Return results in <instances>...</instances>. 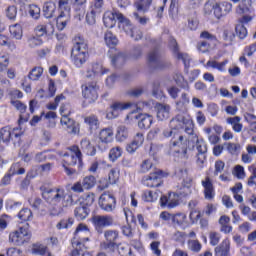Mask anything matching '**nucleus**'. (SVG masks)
Instances as JSON below:
<instances>
[{"mask_svg": "<svg viewBox=\"0 0 256 256\" xmlns=\"http://www.w3.org/2000/svg\"><path fill=\"white\" fill-rule=\"evenodd\" d=\"M42 199L51 205L50 215L57 217L63 213V207H71L73 205V196L67 194L65 189L61 187L47 188L45 186L40 187ZM62 205V207H61Z\"/></svg>", "mask_w": 256, "mask_h": 256, "instance_id": "1", "label": "nucleus"}, {"mask_svg": "<svg viewBox=\"0 0 256 256\" xmlns=\"http://www.w3.org/2000/svg\"><path fill=\"white\" fill-rule=\"evenodd\" d=\"M70 59L78 69H81L87 63L89 59V46L87 45L86 39L82 36H76L74 38Z\"/></svg>", "mask_w": 256, "mask_h": 256, "instance_id": "2", "label": "nucleus"}, {"mask_svg": "<svg viewBox=\"0 0 256 256\" xmlns=\"http://www.w3.org/2000/svg\"><path fill=\"white\" fill-rule=\"evenodd\" d=\"M63 157V167L65 173L68 176L75 175V173H77V169H81V165L83 163V158L79 146H72L70 148V153H65ZM67 165L69 167H77V169L69 168Z\"/></svg>", "mask_w": 256, "mask_h": 256, "instance_id": "3", "label": "nucleus"}, {"mask_svg": "<svg viewBox=\"0 0 256 256\" xmlns=\"http://www.w3.org/2000/svg\"><path fill=\"white\" fill-rule=\"evenodd\" d=\"M90 237L91 231L87 224L80 223L77 226L72 239V247L74 250L72 251L71 256H79V249H81V247H85V243L86 241H89Z\"/></svg>", "mask_w": 256, "mask_h": 256, "instance_id": "4", "label": "nucleus"}, {"mask_svg": "<svg viewBox=\"0 0 256 256\" xmlns=\"http://www.w3.org/2000/svg\"><path fill=\"white\" fill-rule=\"evenodd\" d=\"M170 129H174L176 133H179L180 129H184L187 135H193L195 133V124L191 117L185 114H178L170 120Z\"/></svg>", "mask_w": 256, "mask_h": 256, "instance_id": "5", "label": "nucleus"}, {"mask_svg": "<svg viewBox=\"0 0 256 256\" xmlns=\"http://www.w3.org/2000/svg\"><path fill=\"white\" fill-rule=\"evenodd\" d=\"M104 240L100 247L107 253H115L117 251V241H119V232L115 229H108L103 232Z\"/></svg>", "mask_w": 256, "mask_h": 256, "instance_id": "6", "label": "nucleus"}, {"mask_svg": "<svg viewBox=\"0 0 256 256\" xmlns=\"http://www.w3.org/2000/svg\"><path fill=\"white\" fill-rule=\"evenodd\" d=\"M189 139L181 134L179 132H176L174 136L170 140V149H177L176 153H182L183 155H187V149H195V145L187 146V143H191V135H189Z\"/></svg>", "mask_w": 256, "mask_h": 256, "instance_id": "7", "label": "nucleus"}, {"mask_svg": "<svg viewBox=\"0 0 256 256\" xmlns=\"http://www.w3.org/2000/svg\"><path fill=\"white\" fill-rule=\"evenodd\" d=\"M138 121V127L140 129H150L151 125H153V116L149 114H139L137 115L135 112H130L126 118L125 123L127 125H131L134 121Z\"/></svg>", "mask_w": 256, "mask_h": 256, "instance_id": "8", "label": "nucleus"}, {"mask_svg": "<svg viewBox=\"0 0 256 256\" xmlns=\"http://www.w3.org/2000/svg\"><path fill=\"white\" fill-rule=\"evenodd\" d=\"M21 135H23V130L21 128H9V127H2L0 128V144L5 143L6 145L9 141H14V143H19L21 140Z\"/></svg>", "mask_w": 256, "mask_h": 256, "instance_id": "9", "label": "nucleus"}, {"mask_svg": "<svg viewBox=\"0 0 256 256\" xmlns=\"http://www.w3.org/2000/svg\"><path fill=\"white\" fill-rule=\"evenodd\" d=\"M31 239V234L29 233V223L24 226H20L18 230L10 233L9 241L14 243V245H23Z\"/></svg>", "mask_w": 256, "mask_h": 256, "instance_id": "10", "label": "nucleus"}, {"mask_svg": "<svg viewBox=\"0 0 256 256\" xmlns=\"http://www.w3.org/2000/svg\"><path fill=\"white\" fill-rule=\"evenodd\" d=\"M98 205L102 211H105V213H113V211L117 209V199L113 194L104 192L99 197Z\"/></svg>", "mask_w": 256, "mask_h": 256, "instance_id": "11", "label": "nucleus"}, {"mask_svg": "<svg viewBox=\"0 0 256 256\" xmlns=\"http://www.w3.org/2000/svg\"><path fill=\"white\" fill-rule=\"evenodd\" d=\"M92 223L97 233H103L104 227H113L115 225V218L111 215H94L92 216Z\"/></svg>", "mask_w": 256, "mask_h": 256, "instance_id": "12", "label": "nucleus"}, {"mask_svg": "<svg viewBox=\"0 0 256 256\" xmlns=\"http://www.w3.org/2000/svg\"><path fill=\"white\" fill-rule=\"evenodd\" d=\"M133 103H123V102H114L107 111L106 117L107 119H117L119 117V113L121 111H125V109H129Z\"/></svg>", "mask_w": 256, "mask_h": 256, "instance_id": "13", "label": "nucleus"}, {"mask_svg": "<svg viewBox=\"0 0 256 256\" xmlns=\"http://www.w3.org/2000/svg\"><path fill=\"white\" fill-rule=\"evenodd\" d=\"M97 91H99V86H97V83L87 84L82 90V95L84 99L88 100V103H93L97 101L99 97Z\"/></svg>", "mask_w": 256, "mask_h": 256, "instance_id": "14", "label": "nucleus"}, {"mask_svg": "<svg viewBox=\"0 0 256 256\" xmlns=\"http://www.w3.org/2000/svg\"><path fill=\"white\" fill-rule=\"evenodd\" d=\"M163 177V171L156 170L153 173H150L149 176L143 179V185L146 187H160L161 179Z\"/></svg>", "mask_w": 256, "mask_h": 256, "instance_id": "15", "label": "nucleus"}, {"mask_svg": "<svg viewBox=\"0 0 256 256\" xmlns=\"http://www.w3.org/2000/svg\"><path fill=\"white\" fill-rule=\"evenodd\" d=\"M201 185L204 189V197L207 199V201H211L215 198V186L213 185V180H211V177L206 176L202 181Z\"/></svg>", "mask_w": 256, "mask_h": 256, "instance_id": "16", "label": "nucleus"}, {"mask_svg": "<svg viewBox=\"0 0 256 256\" xmlns=\"http://www.w3.org/2000/svg\"><path fill=\"white\" fill-rule=\"evenodd\" d=\"M60 123L70 135H77L79 133V124L69 116L62 117Z\"/></svg>", "mask_w": 256, "mask_h": 256, "instance_id": "17", "label": "nucleus"}, {"mask_svg": "<svg viewBox=\"0 0 256 256\" xmlns=\"http://www.w3.org/2000/svg\"><path fill=\"white\" fill-rule=\"evenodd\" d=\"M181 198L176 195V193H170L169 196H162L160 198L161 207H167V209H175L179 205V200Z\"/></svg>", "mask_w": 256, "mask_h": 256, "instance_id": "18", "label": "nucleus"}, {"mask_svg": "<svg viewBox=\"0 0 256 256\" xmlns=\"http://www.w3.org/2000/svg\"><path fill=\"white\" fill-rule=\"evenodd\" d=\"M148 65L152 67V69H164L165 62L161 60L159 56V52L157 50H153L148 54Z\"/></svg>", "mask_w": 256, "mask_h": 256, "instance_id": "19", "label": "nucleus"}, {"mask_svg": "<svg viewBox=\"0 0 256 256\" xmlns=\"http://www.w3.org/2000/svg\"><path fill=\"white\" fill-rule=\"evenodd\" d=\"M170 47H172L174 55L178 61H182L184 63V67H189L191 58H189V55L179 52V47L177 46V41L175 39L170 40Z\"/></svg>", "mask_w": 256, "mask_h": 256, "instance_id": "20", "label": "nucleus"}, {"mask_svg": "<svg viewBox=\"0 0 256 256\" xmlns=\"http://www.w3.org/2000/svg\"><path fill=\"white\" fill-rule=\"evenodd\" d=\"M59 15L56 20L57 29L59 31H63L67 27V24L71 20V12L64 11V10H58Z\"/></svg>", "mask_w": 256, "mask_h": 256, "instance_id": "21", "label": "nucleus"}, {"mask_svg": "<svg viewBox=\"0 0 256 256\" xmlns=\"http://www.w3.org/2000/svg\"><path fill=\"white\" fill-rule=\"evenodd\" d=\"M190 136L191 138L189 143H193L195 145L198 154H207V144L205 143V140L199 139V136H197L195 132L190 134Z\"/></svg>", "mask_w": 256, "mask_h": 256, "instance_id": "22", "label": "nucleus"}, {"mask_svg": "<svg viewBox=\"0 0 256 256\" xmlns=\"http://www.w3.org/2000/svg\"><path fill=\"white\" fill-rule=\"evenodd\" d=\"M11 105L20 113L19 123H26L29 121V116H25V112L27 111V105L20 100H12Z\"/></svg>", "mask_w": 256, "mask_h": 256, "instance_id": "23", "label": "nucleus"}, {"mask_svg": "<svg viewBox=\"0 0 256 256\" xmlns=\"http://www.w3.org/2000/svg\"><path fill=\"white\" fill-rule=\"evenodd\" d=\"M117 15H121L119 11H107L103 16V23L108 29H113V26L117 23Z\"/></svg>", "mask_w": 256, "mask_h": 256, "instance_id": "24", "label": "nucleus"}, {"mask_svg": "<svg viewBox=\"0 0 256 256\" xmlns=\"http://www.w3.org/2000/svg\"><path fill=\"white\" fill-rule=\"evenodd\" d=\"M231 242L229 239H224L222 243L215 248L216 256H230Z\"/></svg>", "mask_w": 256, "mask_h": 256, "instance_id": "25", "label": "nucleus"}, {"mask_svg": "<svg viewBox=\"0 0 256 256\" xmlns=\"http://www.w3.org/2000/svg\"><path fill=\"white\" fill-rule=\"evenodd\" d=\"M84 123L87 125L90 131H97V129H99V125H101V122H99V117L94 114L84 117Z\"/></svg>", "mask_w": 256, "mask_h": 256, "instance_id": "26", "label": "nucleus"}, {"mask_svg": "<svg viewBox=\"0 0 256 256\" xmlns=\"http://www.w3.org/2000/svg\"><path fill=\"white\" fill-rule=\"evenodd\" d=\"M173 227H185L187 225V214L183 212L174 213L172 216Z\"/></svg>", "mask_w": 256, "mask_h": 256, "instance_id": "27", "label": "nucleus"}, {"mask_svg": "<svg viewBox=\"0 0 256 256\" xmlns=\"http://www.w3.org/2000/svg\"><path fill=\"white\" fill-rule=\"evenodd\" d=\"M220 231L222 233L228 234L233 231V226L231 225V218L227 215H223L219 219Z\"/></svg>", "mask_w": 256, "mask_h": 256, "instance_id": "28", "label": "nucleus"}, {"mask_svg": "<svg viewBox=\"0 0 256 256\" xmlns=\"http://www.w3.org/2000/svg\"><path fill=\"white\" fill-rule=\"evenodd\" d=\"M226 123L227 125H231L235 133H241V131H243V124L241 123L240 116L228 117Z\"/></svg>", "mask_w": 256, "mask_h": 256, "instance_id": "29", "label": "nucleus"}, {"mask_svg": "<svg viewBox=\"0 0 256 256\" xmlns=\"http://www.w3.org/2000/svg\"><path fill=\"white\" fill-rule=\"evenodd\" d=\"M55 11H57V4L53 1L45 2L43 5V14L46 19H51L55 16Z\"/></svg>", "mask_w": 256, "mask_h": 256, "instance_id": "30", "label": "nucleus"}, {"mask_svg": "<svg viewBox=\"0 0 256 256\" xmlns=\"http://www.w3.org/2000/svg\"><path fill=\"white\" fill-rule=\"evenodd\" d=\"M156 109H157V119H159V121H165L166 119H169V114L171 111V107H169V105L158 104L156 106Z\"/></svg>", "mask_w": 256, "mask_h": 256, "instance_id": "31", "label": "nucleus"}, {"mask_svg": "<svg viewBox=\"0 0 256 256\" xmlns=\"http://www.w3.org/2000/svg\"><path fill=\"white\" fill-rule=\"evenodd\" d=\"M229 63V60L225 59L222 62H218L215 60H209L206 63V67H211L212 69H217V71H220V73H225L227 71V64Z\"/></svg>", "mask_w": 256, "mask_h": 256, "instance_id": "32", "label": "nucleus"}, {"mask_svg": "<svg viewBox=\"0 0 256 256\" xmlns=\"http://www.w3.org/2000/svg\"><path fill=\"white\" fill-rule=\"evenodd\" d=\"M0 47H8L10 51L17 49L15 42L9 40V36H7L3 30H0Z\"/></svg>", "mask_w": 256, "mask_h": 256, "instance_id": "33", "label": "nucleus"}, {"mask_svg": "<svg viewBox=\"0 0 256 256\" xmlns=\"http://www.w3.org/2000/svg\"><path fill=\"white\" fill-rule=\"evenodd\" d=\"M99 141L101 143H112L113 142V129L111 128H104L99 132Z\"/></svg>", "mask_w": 256, "mask_h": 256, "instance_id": "34", "label": "nucleus"}, {"mask_svg": "<svg viewBox=\"0 0 256 256\" xmlns=\"http://www.w3.org/2000/svg\"><path fill=\"white\" fill-rule=\"evenodd\" d=\"M35 33L37 37H43V35H51L53 33V25L51 24H40L36 26Z\"/></svg>", "mask_w": 256, "mask_h": 256, "instance_id": "35", "label": "nucleus"}, {"mask_svg": "<svg viewBox=\"0 0 256 256\" xmlns=\"http://www.w3.org/2000/svg\"><path fill=\"white\" fill-rule=\"evenodd\" d=\"M74 215L78 221H83L89 217V208L85 205H79L75 208Z\"/></svg>", "mask_w": 256, "mask_h": 256, "instance_id": "36", "label": "nucleus"}, {"mask_svg": "<svg viewBox=\"0 0 256 256\" xmlns=\"http://www.w3.org/2000/svg\"><path fill=\"white\" fill-rule=\"evenodd\" d=\"M151 3H153V0H137L134 3V7L137 9V11L147 13V11H149V8L151 7Z\"/></svg>", "mask_w": 256, "mask_h": 256, "instance_id": "37", "label": "nucleus"}, {"mask_svg": "<svg viewBox=\"0 0 256 256\" xmlns=\"http://www.w3.org/2000/svg\"><path fill=\"white\" fill-rule=\"evenodd\" d=\"M224 147L230 155H239L241 153V144L239 143L226 142Z\"/></svg>", "mask_w": 256, "mask_h": 256, "instance_id": "38", "label": "nucleus"}, {"mask_svg": "<svg viewBox=\"0 0 256 256\" xmlns=\"http://www.w3.org/2000/svg\"><path fill=\"white\" fill-rule=\"evenodd\" d=\"M9 31L13 39H17L18 41L23 39V28H21V25L14 24L9 27Z\"/></svg>", "mask_w": 256, "mask_h": 256, "instance_id": "39", "label": "nucleus"}, {"mask_svg": "<svg viewBox=\"0 0 256 256\" xmlns=\"http://www.w3.org/2000/svg\"><path fill=\"white\" fill-rule=\"evenodd\" d=\"M244 121L248 123L250 131H252V133H256V115L246 112L244 113Z\"/></svg>", "mask_w": 256, "mask_h": 256, "instance_id": "40", "label": "nucleus"}, {"mask_svg": "<svg viewBox=\"0 0 256 256\" xmlns=\"http://www.w3.org/2000/svg\"><path fill=\"white\" fill-rule=\"evenodd\" d=\"M43 75V67L36 66L34 67L28 74V78L31 81H39L41 79V76Z\"/></svg>", "mask_w": 256, "mask_h": 256, "instance_id": "41", "label": "nucleus"}, {"mask_svg": "<svg viewBox=\"0 0 256 256\" xmlns=\"http://www.w3.org/2000/svg\"><path fill=\"white\" fill-rule=\"evenodd\" d=\"M105 43L108 47H115L117 43H119V40L117 39V36L113 34L111 31H107L104 36Z\"/></svg>", "mask_w": 256, "mask_h": 256, "instance_id": "42", "label": "nucleus"}, {"mask_svg": "<svg viewBox=\"0 0 256 256\" xmlns=\"http://www.w3.org/2000/svg\"><path fill=\"white\" fill-rule=\"evenodd\" d=\"M74 3H75V0H59L58 11L71 12V7H73Z\"/></svg>", "mask_w": 256, "mask_h": 256, "instance_id": "43", "label": "nucleus"}, {"mask_svg": "<svg viewBox=\"0 0 256 256\" xmlns=\"http://www.w3.org/2000/svg\"><path fill=\"white\" fill-rule=\"evenodd\" d=\"M95 183H97L95 176H86L82 180V187H84V189H93V187H95Z\"/></svg>", "mask_w": 256, "mask_h": 256, "instance_id": "44", "label": "nucleus"}, {"mask_svg": "<svg viewBox=\"0 0 256 256\" xmlns=\"http://www.w3.org/2000/svg\"><path fill=\"white\" fill-rule=\"evenodd\" d=\"M123 155V149L121 147L117 146L110 150L109 152V159L112 161V163H115Z\"/></svg>", "mask_w": 256, "mask_h": 256, "instance_id": "45", "label": "nucleus"}, {"mask_svg": "<svg viewBox=\"0 0 256 256\" xmlns=\"http://www.w3.org/2000/svg\"><path fill=\"white\" fill-rule=\"evenodd\" d=\"M143 201L147 203H153L159 199V193L153 191H145L142 196Z\"/></svg>", "mask_w": 256, "mask_h": 256, "instance_id": "46", "label": "nucleus"}, {"mask_svg": "<svg viewBox=\"0 0 256 256\" xmlns=\"http://www.w3.org/2000/svg\"><path fill=\"white\" fill-rule=\"evenodd\" d=\"M9 173L11 175H24L25 173V168H23L21 166V163L16 162L14 164L11 165L10 169H9Z\"/></svg>", "mask_w": 256, "mask_h": 256, "instance_id": "47", "label": "nucleus"}, {"mask_svg": "<svg viewBox=\"0 0 256 256\" xmlns=\"http://www.w3.org/2000/svg\"><path fill=\"white\" fill-rule=\"evenodd\" d=\"M5 16L7 19H10V21H15L17 18V6L10 5L5 9Z\"/></svg>", "mask_w": 256, "mask_h": 256, "instance_id": "48", "label": "nucleus"}, {"mask_svg": "<svg viewBox=\"0 0 256 256\" xmlns=\"http://www.w3.org/2000/svg\"><path fill=\"white\" fill-rule=\"evenodd\" d=\"M18 217L21 221H31L33 219V212L29 208H24L20 210Z\"/></svg>", "mask_w": 256, "mask_h": 256, "instance_id": "49", "label": "nucleus"}, {"mask_svg": "<svg viewBox=\"0 0 256 256\" xmlns=\"http://www.w3.org/2000/svg\"><path fill=\"white\" fill-rule=\"evenodd\" d=\"M153 169V160L152 159H146L143 160L142 163L140 164V173H149Z\"/></svg>", "mask_w": 256, "mask_h": 256, "instance_id": "50", "label": "nucleus"}, {"mask_svg": "<svg viewBox=\"0 0 256 256\" xmlns=\"http://www.w3.org/2000/svg\"><path fill=\"white\" fill-rule=\"evenodd\" d=\"M116 249L121 256H129L132 253L129 245L124 243H118Z\"/></svg>", "mask_w": 256, "mask_h": 256, "instance_id": "51", "label": "nucleus"}, {"mask_svg": "<svg viewBox=\"0 0 256 256\" xmlns=\"http://www.w3.org/2000/svg\"><path fill=\"white\" fill-rule=\"evenodd\" d=\"M119 181V170L112 168L108 173V182L110 185H115Z\"/></svg>", "mask_w": 256, "mask_h": 256, "instance_id": "52", "label": "nucleus"}, {"mask_svg": "<svg viewBox=\"0 0 256 256\" xmlns=\"http://www.w3.org/2000/svg\"><path fill=\"white\" fill-rule=\"evenodd\" d=\"M74 221L75 220H73V218L62 219L60 222L57 223L56 229H69V227L73 226Z\"/></svg>", "mask_w": 256, "mask_h": 256, "instance_id": "53", "label": "nucleus"}, {"mask_svg": "<svg viewBox=\"0 0 256 256\" xmlns=\"http://www.w3.org/2000/svg\"><path fill=\"white\" fill-rule=\"evenodd\" d=\"M43 45V39L40 36H32L28 39V46L31 49H35V47H41Z\"/></svg>", "mask_w": 256, "mask_h": 256, "instance_id": "54", "label": "nucleus"}, {"mask_svg": "<svg viewBox=\"0 0 256 256\" xmlns=\"http://www.w3.org/2000/svg\"><path fill=\"white\" fill-rule=\"evenodd\" d=\"M117 20L120 23V27H122V29H125V27H128V30H131V21L129 19H127V17H125L122 13L117 14Z\"/></svg>", "mask_w": 256, "mask_h": 256, "instance_id": "55", "label": "nucleus"}, {"mask_svg": "<svg viewBox=\"0 0 256 256\" xmlns=\"http://www.w3.org/2000/svg\"><path fill=\"white\" fill-rule=\"evenodd\" d=\"M29 15L33 19H39L41 17V8L35 4L29 6Z\"/></svg>", "mask_w": 256, "mask_h": 256, "instance_id": "56", "label": "nucleus"}, {"mask_svg": "<svg viewBox=\"0 0 256 256\" xmlns=\"http://www.w3.org/2000/svg\"><path fill=\"white\" fill-rule=\"evenodd\" d=\"M174 193H176V195L179 196L180 199H183V197H187V196L191 195V187L190 186H182Z\"/></svg>", "mask_w": 256, "mask_h": 256, "instance_id": "57", "label": "nucleus"}, {"mask_svg": "<svg viewBox=\"0 0 256 256\" xmlns=\"http://www.w3.org/2000/svg\"><path fill=\"white\" fill-rule=\"evenodd\" d=\"M33 253H35V255L51 256V253L47 251V246L45 245H35L33 248Z\"/></svg>", "mask_w": 256, "mask_h": 256, "instance_id": "58", "label": "nucleus"}, {"mask_svg": "<svg viewBox=\"0 0 256 256\" xmlns=\"http://www.w3.org/2000/svg\"><path fill=\"white\" fill-rule=\"evenodd\" d=\"M201 247L202 245L200 244L199 240L188 241V249L194 253H199V251H201Z\"/></svg>", "mask_w": 256, "mask_h": 256, "instance_id": "59", "label": "nucleus"}, {"mask_svg": "<svg viewBox=\"0 0 256 256\" xmlns=\"http://www.w3.org/2000/svg\"><path fill=\"white\" fill-rule=\"evenodd\" d=\"M233 175L237 177V179H245V168L241 165H236L233 170Z\"/></svg>", "mask_w": 256, "mask_h": 256, "instance_id": "60", "label": "nucleus"}, {"mask_svg": "<svg viewBox=\"0 0 256 256\" xmlns=\"http://www.w3.org/2000/svg\"><path fill=\"white\" fill-rule=\"evenodd\" d=\"M129 137V131L127 130V127L125 126H119L117 129V139H120L121 141L127 139Z\"/></svg>", "mask_w": 256, "mask_h": 256, "instance_id": "61", "label": "nucleus"}, {"mask_svg": "<svg viewBox=\"0 0 256 256\" xmlns=\"http://www.w3.org/2000/svg\"><path fill=\"white\" fill-rule=\"evenodd\" d=\"M108 70H103V66L99 63L92 64L91 73L93 75H105Z\"/></svg>", "mask_w": 256, "mask_h": 256, "instance_id": "62", "label": "nucleus"}, {"mask_svg": "<svg viewBox=\"0 0 256 256\" xmlns=\"http://www.w3.org/2000/svg\"><path fill=\"white\" fill-rule=\"evenodd\" d=\"M97 15H99V12H96L95 10H91L86 14V22L88 25H95Z\"/></svg>", "mask_w": 256, "mask_h": 256, "instance_id": "63", "label": "nucleus"}, {"mask_svg": "<svg viewBox=\"0 0 256 256\" xmlns=\"http://www.w3.org/2000/svg\"><path fill=\"white\" fill-rule=\"evenodd\" d=\"M235 29L239 39H245L247 37V28L243 24H238Z\"/></svg>", "mask_w": 256, "mask_h": 256, "instance_id": "64", "label": "nucleus"}]
</instances>
